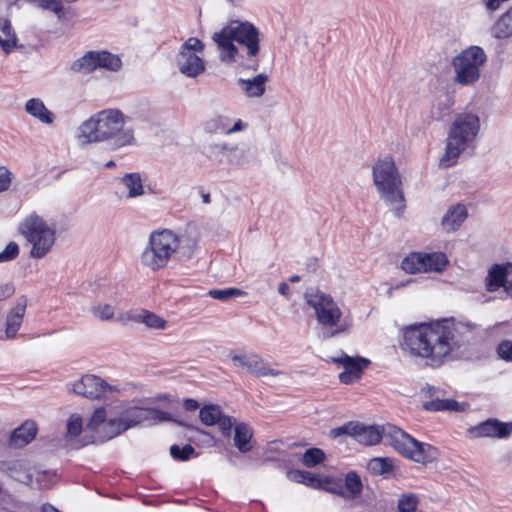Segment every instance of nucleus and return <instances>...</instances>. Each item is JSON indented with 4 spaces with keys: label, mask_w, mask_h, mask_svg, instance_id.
Returning a JSON list of instances; mask_svg holds the SVG:
<instances>
[{
    "label": "nucleus",
    "mask_w": 512,
    "mask_h": 512,
    "mask_svg": "<svg viewBox=\"0 0 512 512\" xmlns=\"http://www.w3.org/2000/svg\"><path fill=\"white\" fill-rule=\"evenodd\" d=\"M43 9L52 11L57 15L58 18H62L64 15V8L61 0H31Z\"/></svg>",
    "instance_id": "obj_46"
},
{
    "label": "nucleus",
    "mask_w": 512,
    "mask_h": 512,
    "mask_svg": "<svg viewBox=\"0 0 512 512\" xmlns=\"http://www.w3.org/2000/svg\"><path fill=\"white\" fill-rule=\"evenodd\" d=\"M114 166H115V162H114L113 160L108 161V162L104 165V167H105V168H112V167H114Z\"/></svg>",
    "instance_id": "obj_62"
},
{
    "label": "nucleus",
    "mask_w": 512,
    "mask_h": 512,
    "mask_svg": "<svg viewBox=\"0 0 512 512\" xmlns=\"http://www.w3.org/2000/svg\"><path fill=\"white\" fill-rule=\"evenodd\" d=\"M92 316L100 321L109 322L116 321L120 323L119 317L125 315L126 312H117L114 305L105 302H96L91 308Z\"/></svg>",
    "instance_id": "obj_28"
},
{
    "label": "nucleus",
    "mask_w": 512,
    "mask_h": 512,
    "mask_svg": "<svg viewBox=\"0 0 512 512\" xmlns=\"http://www.w3.org/2000/svg\"><path fill=\"white\" fill-rule=\"evenodd\" d=\"M480 333L479 325L468 321L443 320L431 325L410 326L403 332L401 349L439 367L451 355L467 349Z\"/></svg>",
    "instance_id": "obj_1"
},
{
    "label": "nucleus",
    "mask_w": 512,
    "mask_h": 512,
    "mask_svg": "<svg viewBox=\"0 0 512 512\" xmlns=\"http://www.w3.org/2000/svg\"><path fill=\"white\" fill-rule=\"evenodd\" d=\"M120 183L126 190L125 198L127 199L137 198L145 193L143 181L139 173L125 174L120 179Z\"/></svg>",
    "instance_id": "obj_29"
},
{
    "label": "nucleus",
    "mask_w": 512,
    "mask_h": 512,
    "mask_svg": "<svg viewBox=\"0 0 512 512\" xmlns=\"http://www.w3.org/2000/svg\"><path fill=\"white\" fill-rule=\"evenodd\" d=\"M479 131L478 115L471 112L456 115L447 133L445 153L440 164L444 167L454 165L459 156L474 143Z\"/></svg>",
    "instance_id": "obj_7"
},
{
    "label": "nucleus",
    "mask_w": 512,
    "mask_h": 512,
    "mask_svg": "<svg viewBox=\"0 0 512 512\" xmlns=\"http://www.w3.org/2000/svg\"><path fill=\"white\" fill-rule=\"evenodd\" d=\"M236 424L237 423L233 417L223 413L220 416V420L217 422V425L224 436H230L231 429L235 427Z\"/></svg>",
    "instance_id": "obj_54"
},
{
    "label": "nucleus",
    "mask_w": 512,
    "mask_h": 512,
    "mask_svg": "<svg viewBox=\"0 0 512 512\" xmlns=\"http://www.w3.org/2000/svg\"><path fill=\"white\" fill-rule=\"evenodd\" d=\"M119 416L109 418L105 426L106 437L111 439L137 425L157 424L159 422L172 421V416L166 411L152 407H139L133 405H121Z\"/></svg>",
    "instance_id": "obj_10"
},
{
    "label": "nucleus",
    "mask_w": 512,
    "mask_h": 512,
    "mask_svg": "<svg viewBox=\"0 0 512 512\" xmlns=\"http://www.w3.org/2000/svg\"><path fill=\"white\" fill-rule=\"evenodd\" d=\"M206 155L209 159L222 162L224 159L231 165L243 166L248 163V156L245 150L237 145L227 142L215 143L206 147Z\"/></svg>",
    "instance_id": "obj_13"
},
{
    "label": "nucleus",
    "mask_w": 512,
    "mask_h": 512,
    "mask_svg": "<svg viewBox=\"0 0 512 512\" xmlns=\"http://www.w3.org/2000/svg\"><path fill=\"white\" fill-rule=\"evenodd\" d=\"M14 293V287L12 284L0 285V300H5L12 296Z\"/></svg>",
    "instance_id": "obj_55"
},
{
    "label": "nucleus",
    "mask_w": 512,
    "mask_h": 512,
    "mask_svg": "<svg viewBox=\"0 0 512 512\" xmlns=\"http://www.w3.org/2000/svg\"><path fill=\"white\" fill-rule=\"evenodd\" d=\"M28 299L25 295L17 298L15 305L6 315L3 334H0V340L15 339L20 330L25 316Z\"/></svg>",
    "instance_id": "obj_15"
},
{
    "label": "nucleus",
    "mask_w": 512,
    "mask_h": 512,
    "mask_svg": "<svg viewBox=\"0 0 512 512\" xmlns=\"http://www.w3.org/2000/svg\"><path fill=\"white\" fill-rule=\"evenodd\" d=\"M354 439L360 444L371 446L382 439L398 453L420 464H428L438 457V451L428 443L419 442L400 428L387 424L382 427L357 423Z\"/></svg>",
    "instance_id": "obj_3"
},
{
    "label": "nucleus",
    "mask_w": 512,
    "mask_h": 512,
    "mask_svg": "<svg viewBox=\"0 0 512 512\" xmlns=\"http://www.w3.org/2000/svg\"><path fill=\"white\" fill-rule=\"evenodd\" d=\"M466 407L467 404L453 399H433L424 404V408L429 411H464Z\"/></svg>",
    "instance_id": "obj_32"
},
{
    "label": "nucleus",
    "mask_w": 512,
    "mask_h": 512,
    "mask_svg": "<svg viewBox=\"0 0 512 512\" xmlns=\"http://www.w3.org/2000/svg\"><path fill=\"white\" fill-rule=\"evenodd\" d=\"M119 320L123 325L136 322L144 324L148 329L152 330H165L168 325L164 318L146 309L127 311L125 315L119 317Z\"/></svg>",
    "instance_id": "obj_18"
},
{
    "label": "nucleus",
    "mask_w": 512,
    "mask_h": 512,
    "mask_svg": "<svg viewBox=\"0 0 512 512\" xmlns=\"http://www.w3.org/2000/svg\"><path fill=\"white\" fill-rule=\"evenodd\" d=\"M497 355L501 360L512 362V341L502 340L496 349Z\"/></svg>",
    "instance_id": "obj_52"
},
{
    "label": "nucleus",
    "mask_w": 512,
    "mask_h": 512,
    "mask_svg": "<svg viewBox=\"0 0 512 512\" xmlns=\"http://www.w3.org/2000/svg\"><path fill=\"white\" fill-rule=\"evenodd\" d=\"M418 502V497L414 494L403 495L398 501L399 512H415Z\"/></svg>",
    "instance_id": "obj_45"
},
{
    "label": "nucleus",
    "mask_w": 512,
    "mask_h": 512,
    "mask_svg": "<svg viewBox=\"0 0 512 512\" xmlns=\"http://www.w3.org/2000/svg\"><path fill=\"white\" fill-rule=\"evenodd\" d=\"M176 65L181 74L189 78H196L205 71L204 60L194 53L179 51L176 56Z\"/></svg>",
    "instance_id": "obj_19"
},
{
    "label": "nucleus",
    "mask_w": 512,
    "mask_h": 512,
    "mask_svg": "<svg viewBox=\"0 0 512 512\" xmlns=\"http://www.w3.org/2000/svg\"><path fill=\"white\" fill-rule=\"evenodd\" d=\"M491 35L496 39L512 36V7L502 14L491 28Z\"/></svg>",
    "instance_id": "obj_30"
},
{
    "label": "nucleus",
    "mask_w": 512,
    "mask_h": 512,
    "mask_svg": "<svg viewBox=\"0 0 512 512\" xmlns=\"http://www.w3.org/2000/svg\"><path fill=\"white\" fill-rule=\"evenodd\" d=\"M243 294V291L236 289V288H228L223 290H210L208 292V295L212 297L213 299L226 301L233 297L241 296Z\"/></svg>",
    "instance_id": "obj_47"
},
{
    "label": "nucleus",
    "mask_w": 512,
    "mask_h": 512,
    "mask_svg": "<svg viewBox=\"0 0 512 512\" xmlns=\"http://www.w3.org/2000/svg\"><path fill=\"white\" fill-rule=\"evenodd\" d=\"M512 270L511 263L493 265L488 272L486 278V289L489 292L497 291L502 285H505V280Z\"/></svg>",
    "instance_id": "obj_23"
},
{
    "label": "nucleus",
    "mask_w": 512,
    "mask_h": 512,
    "mask_svg": "<svg viewBox=\"0 0 512 512\" xmlns=\"http://www.w3.org/2000/svg\"><path fill=\"white\" fill-rule=\"evenodd\" d=\"M196 248L195 237L187 234L178 235L168 229L154 231L140 255V262L151 271H159L165 268L172 258H191Z\"/></svg>",
    "instance_id": "obj_4"
},
{
    "label": "nucleus",
    "mask_w": 512,
    "mask_h": 512,
    "mask_svg": "<svg viewBox=\"0 0 512 512\" xmlns=\"http://www.w3.org/2000/svg\"><path fill=\"white\" fill-rule=\"evenodd\" d=\"M218 58L256 71L259 67V30L248 21L231 20L212 35Z\"/></svg>",
    "instance_id": "obj_2"
},
{
    "label": "nucleus",
    "mask_w": 512,
    "mask_h": 512,
    "mask_svg": "<svg viewBox=\"0 0 512 512\" xmlns=\"http://www.w3.org/2000/svg\"><path fill=\"white\" fill-rule=\"evenodd\" d=\"M0 473L8 475L12 479L24 484H29L32 481V475L30 474L27 464L24 460H0Z\"/></svg>",
    "instance_id": "obj_20"
},
{
    "label": "nucleus",
    "mask_w": 512,
    "mask_h": 512,
    "mask_svg": "<svg viewBox=\"0 0 512 512\" xmlns=\"http://www.w3.org/2000/svg\"><path fill=\"white\" fill-rule=\"evenodd\" d=\"M25 111L41 123L49 125L54 121V114L47 109L43 101L39 98L29 99L25 103Z\"/></svg>",
    "instance_id": "obj_26"
},
{
    "label": "nucleus",
    "mask_w": 512,
    "mask_h": 512,
    "mask_svg": "<svg viewBox=\"0 0 512 512\" xmlns=\"http://www.w3.org/2000/svg\"><path fill=\"white\" fill-rule=\"evenodd\" d=\"M19 255V246L16 242H9L5 249L0 252V262H8L14 260Z\"/></svg>",
    "instance_id": "obj_53"
},
{
    "label": "nucleus",
    "mask_w": 512,
    "mask_h": 512,
    "mask_svg": "<svg viewBox=\"0 0 512 512\" xmlns=\"http://www.w3.org/2000/svg\"><path fill=\"white\" fill-rule=\"evenodd\" d=\"M69 390L79 396L92 400L101 399L102 397L105 396L107 391H118L117 388L110 386L102 378L92 374L82 376L79 380L75 381L71 385V388Z\"/></svg>",
    "instance_id": "obj_12"
},
{
    "label": "nucleus",
    "mask_w": 512,
    "mask_h": 512,
    "mask_svg": "<svg viewBox=\"0 0 512 512\" xmlns=\"http://www.w3.org/2000/svg\"><path fill=\"white\" fill-rule=\"evenodd\" d=\"M83 419L79 414H72L67 420L65 438L68 441L76 439L82 432Z\"/></svg>",
    "instance_id": "obj_37"
},
{
    "label": "nucleus",
    "mask_w": 512,
    "mask_h": 512,
    "mask_svg": "<svg viewBox=\"0 0 512 512\" xmlns=\"http://www.w3.org/2000/svg\"><path fill=\"white\" fill-rule=\"evenodd\" d=\"M401 268L410 274L424 273V253H410L402 260Z\"/></svg>",
    "instance_id": "obj_33"
},
{
    "label": "nucleus",
    "mask_w": 512,
    "mask_h": 512,
    "mask_svg": "<svg viewBox=\"0 0 512 512\" xmlns=\"http://www.w3.org/2000/svg\"><path fill=\"white\" fill-rule=\"evenodd\" d=\"M449 260L443 252L424 253V273H441L446 269Z\"/></svg>",
    "instance_id": "obj_31"
},
{
    "label": "nucleus",
    "mask_w": 512,
    "mask_h": 512,
    "mask_svg": "<svg viewBox=\"0 0 512 512\" xmlns=\"http://www.w3.org/2000/svg\"><path fill=\"white\" fill-rule=\"evenodd\" d=\"M18 44L17 35L7 18H0V47L5 54H10Z\"/></svg>",
    "instance_id": "obj_25"
},
{
    "label": "nucleus",
    "mask_w": 512,
    "mask_h": 512,
    "mask_svg": "<svg viewBox=\"0 0 512 512\" xmlns=\"http://www.w3.org/2000/svg\"><path fill=\"white\" fill-rule=\"evenodd\" d=\"M229 117L224 115H218L212 119H210L206 123V130L210 133H223L228 135V129H229Z\"/></svg>",
    "instance_id": "obj_39"
},
{
    "label": "nucleus",
    "mask_w": 512,
    "mask_h": 512,
    "mask_svg": "<svg viewBox=\"0 0 512 512\" xmlns=\"http://www.w3.org/2000/svg\"><path fill=\"white\" fill-rule=\"evenodd\" d=\"M374 185L387 205L400 217L405 208L402 180L391 157L379 159L372 167Z\"/></svg>",
    "instance_id": "obj_8"
},
{
    "label": "nucleus",
    "mask_w": 512,
    "mask_h": 512,
    "mask_svg": "<svg viewBox=\"0 0 512 512\" xmlns=\"http://www.w3.org/2000/svg\"><path fill=\"white\" fill-rule=\"evenodd\" d=\"M304 297L314 310L323 338L349 333L353 326L352 316L349 312L345 313L331 295L318 289H310Z\"/></svg>",
    "instance_id": "obj_6"
},
{
    "label": "nucleus",
    "mask_w": 512,
    "mask_h": 512,
    "mask_svg": "<svg viewBox=\"0 0 512 512\" xmlns=\"http://www.w3.org/2000/svg\"><path fill=\"white\" fill-rule=\"evenodd\" d=\"M287 476L291 481L297 483L313 484L316 480L310 472L301 470H291L287 473Z\"/></svg>",
    "instance_id": "obj_49"
},
{
    "label": "nucleus",
    "mask_w": 512,
    "mask_h": 512,
    "mask_svg": "<svg viewBox=\"0 0 512 512\" xmlns=\"http://www.w3.org/2000/svg\"><path fill=\"white\" fill-rule=\"evenodd\" d=\"M345 487L351 496H356L361 493L362 482L359 475L356 472L351 471L347 473L345 477Z\"/></svg>",
    "instance_id": "obj_43"
},
{
    "label": "nucleus",
    "mask_w": 512,
    "mask_h": 512,
    "mask_svg": "<svg viewBox=\"0 0 512 512\" xmlns=\"http://www.w3.org/2000/svg\"><path fill=\"white\" fill-rule=\"evenodd\" d=\"M325 458L324 452L319 448H310L305 451L302 457V463L306 467H314L320 464Z\"/></svg>",
    "instance_id": "obj_42"
},
{
    "label": "nucleus",
    "mask_w": 512,
    "mask_h": 512,
    "mask_svg": "<svg viewBox=\"0 0 512 512\" xmlns=\"http://www.w3.org/2000/svg\"><path fill=\"white\" fill-rule=\"evenodd\" d=\"M468 432L476 438L507 439L512 434V422H502L496 418H489L470 427Z\"/></svg>",
    "instance_id": "obj_16"
},
{
    "label": "nucleus",
    "mask_w": 512,
    "mask_h": 512,
    "mask_svg": "<svg viewBox=\"0 0 512 512\" xmlns=\"http://www.w3.org/2000/svg\"><path fill=\"white\" fill-rule=\"evenodd\" d=\"M299 280L300 277L298 275H294L289 279L290 282H298Z\"/></svg>",
    "instance_id": "obj_64"
},
{
    "label": "nucleus",
    "mask_w": 512,
    "mask_h": 512,
    "mask_svg": "<svg viewBox=\"0 0 512 512\" xmlns=\"http://www.w3.org/2000/svg\"><path fill=\"white\" fill-rule=\"evenodd\" d=\"M487 61L485 51L479 46H470L452 60L454 82L462 86L472 85L480 79L481 69Z\"/></svg>",
    "instance_id": "obj_11"
},
{
    "label": "nucleus",
    "mask_w": 512,
    "mask_h": 512,
    "mask_svg": "<svg viewBox=\"0 0 512 512\" xmlns=\"http://www.w3.org/2000/svg\"><path fill=\"white\" fill-rule=\"evenodd\" d=\"M357 422H349L343 426L334 428L330 431V437L337 438L343 435H348L354 438Z\"/></svg>",
    "instance_id": "obj_51"
},
{
    "label": "nucleus",
    "mask_w": 512,
    "mask_h": 512,
    "mask_svg": "<svg viewBox=\"0 0 512 512\" xmlns=\"http://www.w3.org/2000/svg\"><path fill=\"white\" fill-rule=\"evenodd\" d=\"M222 414L220 406L216 404H209L203 406L199 411V418L206 426L216 425L220 420Z\"/></svg>",
    "instance_id": "obj_36"
},
{
    "label": "nucleus",
    "mask_w": 512,
    "mask_h": 512,
    "mask_svg": "<svg viewBox=\"0 0 512 512\" xmlns=\"http://www.w3.org/2000/svg\"><path fill=\"white\" fill-rule=\"evenodd\" d=\"M13 179L14 175L10 169L0 164V193L7 192L10 189Z\"/></svg>",
    "instance_id": "obj_48"
},
{
    "label": "nucleus",
    "mask_w": 512,
    "mask_h": 512,
    "mask_svg": "<svg viewBox=\"0 0 512 512\" xmlns=\"http://www.w3.org/2000/svg\"><path fill=\"white\" fill-rule=\"evenodd\" d=\"M289 290H290V287L285 282L280 283L279 286H278V292L281 295L285 296L286 298L289 297Z\"/></svg>",
    "instance_id": "obj_59"
},
{
    "label": "nucleus",
    "mask_w": 512,
    "mask_h": 512,
    "mask_svg": "<svg viewBox=\"0 0 512 512\" xmlns=\"http://www.w3.org/2000/svg\"><path fill=\"white\" fill-rule=\"evenodd\" d=\"M125 116L118 109H105L92 115L78 128L77 138L82 144L109 141L114 149L132 145L133 130L125 128Z\"/></svg>",
    "instance_id": "obj_5"
},
{
    "label": "nucleus",
    "mask_w": 512,
    "mask_h": 512,
    "mask_svg": "<svg viewBox=\"0 0 512 512\" xmlns=\"http://www.w3.org/2000/svg\"><path fill=\"white\" fill-rule=\"evenodd\" d=\"M204 44L201 40L195 37H190L180 48L179 51L187 53H202Z\"/></svg>",
    "instance_id": "obj_50"
},
{
    "label": "nucleus",
    "mask_w": 512,
    "mask_h": 512,
    "mask_svg": "<svg viewBox=\"0 0 512 512\" xmlns=\"http://www.w3.org/2000/svg\"><path fill=\"white\" fill-rule=\"evenodd\" d=\"M452 106L453 100L450 97L445 96L443 99H439L432 108V118L434 120L443 119L446 115L449 114Z\"/></svg>",
    "instance_id": "obj_41"
},
{
    "label": "nucleus",
    "mask_w": 512,
    "mask_h": 512,
    "mask_svg": "<svg viewBox=\"0 0 512 512\" xmlns=\"http://www.w3.org/2000/svg\"><path fill=\"white\" fill-rule=\"evenodd\" d=\"M253 429L246 423L240 422L234 427L233 442L234 446L241 453H248L253 448L252 443Z\"/></svg>",
    "instance_id": "obj_24"
},
{
    "label": "nucleus",
    "mask_w": 512,
    "mask_h": 512,
    "mask_svg": "<svg viewBox=\"0 0 512 512\" xmlns=\"http://www.w3.org/2000/svg\"><path fill=\"white\" fill-rule=\"evenodd\" d=\"M170 454L174 459L186 461L195 455V449L190 444L183 447L172 445L170 447Z\"/></svg>",
    "instance_id": "obj_44"
},
{
    "label": "nucleus",
    "mask_w": 512,
    "mask_h": 512,
    "mask_svg": "<svg viewBox=\"0 0 512 512\" xmlns=\"http://www.w3.org/2000/svg\"><path fill=\"white\" fill-rule=\"evenodd\" d=\"M183 407L187 411H195L199 408V404L195 399L187 398L183 402Z\"/></svg>",
    "instance_id": "obj_57"
},
{
    "label": "nucleus",
    "mask_w": 512,
    "mask_h": 512,
    "mask_svg": "<svg viewBox=\"0 0 512 512\" xmlns=\"http://www.w3.org/2000/svg\"><path fill=\"white\" fill-rule=\"evenodd\" d=\"M108 414L109 413L105 407L97 408L93 412V414L87 424V427L89 429H98L100 426H102V432L106 435L105 426L109 421V419H107Z\"/></svg>",
    "instance_id": "obj_40"
},
{
    "label": "nucleus",
    "mask_w": 512,
    "mask_h": 512,
    "mask_svg": "<svg viewBox=\"0 0 512 512\" xmlns=\"http://www.w3.org/2000/svg\"><path fill=\"white\" fill-rule=\"evenodd\" d=\"M0 512H30V509L28 506L25 505L14 506V510H10L6 507L0 506Z\"/></svg>",
    "instance_id": "obj_58"
},
{
    "label": "nucleus",
    "mask_w": 512,
    "mask_h": 512,
    "mask_svg": "<svg viewBox=\"0 0 512 512\" xmlns=\"http://www.w3.org/2000/svg\"><path fill=\"white\" fill-rule=\"evenodd\" d=\"M468 217L465 205L455 204L448 208L441 220V227L445 232H455Z\"/></svg>",
    "instance_id": "obj_21"
},
{
    "label": "nucleus",
    "mask_w": 512,
    "mask_h": 512,
    "mask_svg": "<svg viewBox=\"0 0 512 512\" xmlns=\"http://www.w3.org/2000/svg\"><path fill=\"white\" fill-rule=\"evenodd\" d=\"M502 287L506 291L507 295L512 296V282H508L506 279L505 285H502Z\"/></svg>",
    "instance_id": "obj_60"
},
{
    "label": "nucleus",
    "mask_w": 512,
    "mask_h": 512,
    "mask_svg": "<svg viewBox=\"0 0 512 512\" xmlns=\"http://www.w3.org/2000/svg\"><path fill=\"white\" fill-rule=\"evenodd\" d=\"M70 69L75 73L88 74L96 69L95 51H89L75 60Z\"/></svg>",
    "instance_id": "obj_35"
},
{
    "label": "nucleus",
    "mask_w": 512,
    "mask_h": 512,
    "mask_svg": "<svg viewBox=\"0 0 512 512\" xmlns=\"http://www.w3.org/2000/svg\"><path fill=\"white\" fill-rule=\"evenodd\" d=\"M247 126V123L243 122L241 119H238L232 126H229L228 135L243 131L247 128Z\"/></svg>",
    "instance_id": "obj_56"
},
{
    "label": "nucleus",
    "mask_w": 512,
    "mask_h": 512,
    "mask_svg": "<svg viewBox=\"0 0 512 512\" xmlns=\"http://www.w3.org/2000/svg\"><path fill=\"white\" fill-rule=\"evenodd\" d=\"M42 512H60V511L57 510L56 508H54L50 504H45L42 506Z\"/></svg>",
    "instance_id": "obj_61"
},
{
    "label": "nucleus",
    "mask_w": 512,
    "mask_h": 512,
    "mask_svg": "<svg viewBox=\"0 0 512 512\" xmlns=\"http://www.w3.org/2000/svg\"><path fill=\"white\" fill-rule=\"evenodd\" d=\"M202 199H203L204 203H209L210 202V195L209 194H203L202 195Z\"/></svg>",
    "instance_id": "obj_63"
},
{
    "label": "nucleus",
    "mask_w": 512,
    "mask_h": 512,
    "mask_svg": "<svg viewBox=\"0 0 512 512\" xmlns=\"http://www.w3.org/2000/svg\"><path fill=\"white\" fill-rule=\"evenodd\" d=\"M231 360L235 367L245 369L257 377L280 376L284 374L283 371L270 367L260 356L256 354H232Z\"/></svg>",
    "instance_id": "obj_14"
},
{
    "label": "nucleus",
    "mask_w": 512,
    "mask_h": 512,
    "mask_svg": "<svg viewBox=\"0 0 512 512\" xmlns=\"http://www.w3.org/2000/svg\"><path fill=\"white\" fill-rule=\"evenodd\" d=\"M95 62L96 69L105 68L110 71H118L122 66L121 59L117 55L111 54L107 51L95 52Z\"/></svg>",
    "instance_id": "obj_34"
},
{
    "label": "nucleus",
    "mask_w": 512,
    "mask_h": 512,
    "mask_svg": "<svg viewBox=\"0 0 512 512\" xmlns=\"http://www.w3.org/2000/svg\"><path fill=\"white\" fill-rule=\"evenodd\" d=\"M37 426L33 421H26L16 428L10 438L11 444L16 447H23L30 443L36 436Z\"/></svg>",
    "instance_id": "obj_27"
},
{
    "label": "nucleus",
    "mask_w": 512,
    "mask_h": 512,
    "mask_svg": "<svg viewBox=\"0 0 512 512\" xmlns=\"http://www.w3.org/2000/svg\"><path fill=\"white\" fill-rule=\"evenodd\" d=\"M368 469L375 475H383L393 469V462L390 458H373L368 463Z\"/></svg>",
    "instance_id": "obj_38"
},
{
    "label": "nucleus",
    "mask_w": 512,
    "mask_h": 512,
    "mask_svg": "<svg viewBox=\"0 0 512 512\" xmlns=\"http://www.w3.org/2000/svg\"><path fill=\"white\" fill-rule=\"evenodd\" d=\"M268 76L260 73L251 79H238V86L248 98H258L265 93Z\"/></svg>",
    "instance_id": "obj_22"
},
{
    "label": "nucleus",
    "mask_w": 512,
    "mask_h": 512,
    "mask_svg": "<svg viewBox=\"0 0 512 512\" xmlns=\"http://www.w3.org/2000/svg\"><path fill=\"white\" fill-rule=\"evenodd\" d=\"M334 363L343 366L344 371L339 374V379L344 384H351L361 378L363 370L369 365L370 361L363 357H351L346 354L338 358H332Z\"/></svg>",
    "instance_id": "obj_17"
},
{
    "label": "nucleus",
    "mask_w": 512,
    "mask_h": 512,
    "mask_svg": "<svg viewBox=\"0 0 512 512\" xmlns=\"http://www.w3.org/2000/svg\"><path fill=\"white\" fill-rule=\"evenodd\" d=\"M18 231L30 246L29 257L32 259H43L56 243L55 225L36 213L25 217L20 222Z\"/></svg>",
    "instance_id": "obj_9"
}]
</instances>
